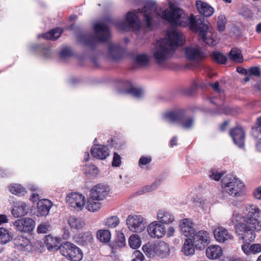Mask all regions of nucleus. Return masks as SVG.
<instances>
[{"label": "nucleus", "mask_w": 261, "mask_h": 261, "mask_svg": "<svg viewBox=\"0 0 261 261\" xmlns=\"http://www.w3.org/2000/svg\"><path fill=\"white\" fill-rule=\"evenodd\" d=\"M184 14V11L181 8L170 4L169 10L162 11L160 16L172 26L186 27L189 25L190 30L198 33L199 37L203 42L211 46L216 44L215 34L208 32L207 22L203 17L195 16L193 14H191L188 21H183L181 18Z\"/></svg>", "instance_id": "1"}, {"label": "nucleus", "mask_w": 261, "mask_h": 261, "mask_svg": "<svg viewBox=\"0 0 261 261\" xmlns=\"http://www.w3.org/2000/svg\"><path fill=\"white\" fill-rule=\"evenodd\" d=\"M244 214L243 222L236 224L234 227L239 239L244 243L249 244L255 238V231L261 230V222L258 220L259 210L256 205H249Z\"/></svg>", "instance_id": "2"}, {"label": "nucleus", "mask_w": 261, "mask_h": 261, "mask_svg": "<svg viewBox=\"0 0 261 261\" xmlns=\"http://www.w3.org/2000/svg\"><path fill=\"white\" fill-rule=\"evenodd\" d=\"M94 30L96 34L95 37L91 33L87 35L79 34L77 36L78 42L85 46L90 47L94 50L98 43H106L108 41L110 37V31L107 24L101 22H96L94 24Z\"/></svg>", "instance_id": "3"}, {"label": "nucleus", "mask_w": 261, "mask_h": 261, "mask_svg": "<svg viewBox=\"0 0 261 261\" xmlns=\"http://www.w3.org/2000/svg\"><path fill=\"white\" fill-rule=\"evenodd\" d=\"M162 117L165 120L171 122H176L181 125L186 129L192 128L194 118L192 116L188 117L185 109H178L164 113Z\"/></svg>", "instance_id": "4"}, {"label": "nucleus", "mask_w": 261, "mask_h": 261, "mask_svg": "<svg viewBox=\"0 0 261 261\" xmlns=\"http://www.w3.org/2000/svg\"><path fill=\"white\" fill-rule=\"evenodd\" d=\"M125 20L114 21L110 17H107L105 21L113 24L117 29L122 31H127L129 29L133 31H139L141 28V23L138 15L134 11H129L125 16Z\"/></svg>", "instance_id": "5"}, {"label": "nucleus", "mask_w": 261, "mask_h": 261, "mask_svg": "<svg viewBox=\"0 0 261 261\" xmlns=\"http://www.w3.org/2000/svg\"><path fill=\"white\" fill-rule=\"evenodd\" d=\"M175 49L169 48L164 43L163 39H159L155 43L152 50V58L155 63L159 65L164 64L175 54Z\"/></svg>", "instance_id": "6"}, {"label": "nucleus", "mask_w": 261, "mask_h": 261, "mask_svg": "<svg viewBox=\"0 0 261 261\" xmlns=\"http://www.w3.org/2000/svg\"><path fill=\"white\" fill-rule=\"evenodd\" d=\"M222 187L230 196H236L240 194L244 187V184L238 178L231 175L223 177Z\"/></svg>", "instance_id": "7"}, {"label": "nucleus", "mask_w": 261, "mask_h": 261, "mask_svg": "<svg viewBox=\"0 0 261 261\" xmlns=\"http://www.w3.org/2000/svg\"><path fill=\"white\" fill-rule=\"evenodd\" d=\"M61 254L71 261H81L83 257L82 250L70 242H66L60 247Z\"/></svg>", "instance_id": "8"}, {"label": "nucleus", "mask_w": 261, "mask_h": 261, "mask_svg": "<svg viewBox=\"0 0 261 261\" xmlns=\"http://www.w3.org/2000/svg\"><path fill=\"white\" fill-rule=\"evenodd\" d=\"M210 102L213 104L215 108H206L204 110V112L210 115H220L222 114L229 115L231 113V109L223 105V102L221 101L216 97H210L208 99Z\"/></svg>", "instance_id": "9"}, {"label": "nucleus", "mask_w": 261, "mask_h": 261, "mask_svg": "<svg viewBox=\"0 0 261 261\" xmlns=\"http://www.w3.org/2000/svg\"><path fill=\"white\" fill-rule=\"evenodd\" d=\"M190 239L195 248L198 250L204 249L211 242L209 233L204 230L196 231Z\"/></svg>", "instance_id": "10"}, {"label": "nucleus", "mask_w": 261, "mask_h": 261, "mask_svg": "<svg viewBox=\"0 0 261 261\" xmlns=\"http://www.w3.org/2000/svg\"><path fill=\"white\" fill-rule=\"evenodd\" d=\"M126 222L130 230L137 233L142 232L146 225V220L140 215H129Z\"/></svg>", "instance_id": "11"}, {"label": "nucleus", "mask_w": 261, "mask_h": 261, "mask_svg": "<svg viewBox=\"0 0 261 261\" xmlns=\"http://www.w3.org/2000/svg\"><path fill=\"white\" fill-rule=\"evenodd\" d=\"M164 40V43L169 48L175 49L176 47L181 46L183 45L184 42L182 39V35L179 32L176 30H171L167 32V37L161 38Z\"/></svg>", "instance_id": "12"}, {"label": "nucleus", "mask_w": 261, "mask_h": 261, "mask_svg": "<svg viewBox=\"0 0 261 261\" xmlns=\"http://www.w3.org/2000/svg\"><path fill=\"white\" fill-rule=\"evenodd\" d=\"M167 228L165 225L154 221L148 225L147 231L150 237L160 239L165 235Z\"/></svg>", "instance_id": "13"}, {"label": "nucleus", "mask_w": 261, "mask_h": 261, "mask_svg": "<svg viewBox=\"0 0 261 261\" xmlns=\"http://www.w3.org/2000/svg\"><path fill=\"white\" fill-rule=\"evenodd\" d=\"M185 53L187 59L191 61L201 62L205 57V53L199 47H187Z\"/></svg>", "instance_id": "14"}, {"label": "nucleus", "mask_w": 261, "mask_h": 261, "mask_svg": "<svg viewBox=\"0 0 261 261\" xmlns=\"http://www.w3.org/2000/svg\"><path fill=\"white\" fill-rule=\"evenodd\" d=\"M13 225L18 231L30 232L34 229L35 222L32 218H24L17 219L13 223Z\"/></svg>", "instance_id": "15"}, {"label": "nucleus", "mask_w": 261, "mask_h": 261, "mask_svg": "<svg viewBox=\"0 0 261 261\" xmlns=\"http://www.w3.org/2000/svg\"><path fill=\"white\" fill-rule=\"evenodd\" d=\"M110 189L106 185L98 184L90 190V196L96 200H101L109 194Z\"/></svg>", "instance_id": "16"}, {"label": "nucleus", "mask_w": 261, "mask_h": 261, "mask_svg": "<svg viewBox=\"0 0 261 261\" xmlns=\"http://www.w3.org/2000/svg\"><path fill=\"white\" fill-rule=\"evenodd\" d=\"M67 202L71 207L82 210L85 205V197L79 193H71L68 195Z\"/></svg>", "instance_id": "17"}, {"label": "nucleus", "mask_w": 261, "mask_h": 261, "mask_svg": "<svg viewBox=\"0 0 261 261\" xmlns=\"http://www.w3.org/2000/svg\"><path fill=\"white\" fill-rule=\"evenodd\" d=\"M229 135L233 143L240 148L244 146L245 133L241 127H236L229 131Z\"/></svg>", "instance_id": "18"}, {"label": "nucleus", "mask_w": 261, "mask_h": 261, "mask_svg": "<svg viewBox=\"0 0 261 261\" xmlns=\"http://www.w3.org/2000/svg\"><path fill=\"white\" fill-rule=\"evenodd\" d=\"M15 247L18 250L30 252L32 250V245L31 241L27 237L18 236L13 240Z\"/></svg>", "instance_id": "19"}, {"label": "nucleus", "mask_w": 261, "mask_h": 261, "mask_svg": "<svg viewBox=\"0 0 261 261\" xmlns=\"http://www.w3.org/2000/svg\"><path fill=\"white\" fill-rule=\"evenodd\" d=\"M196 7L199 13L202 15L200 16L204 18V20L207 22V26H208L209 22L204 17H208L213 15L214 11L213 8L208 4L200 1H196ZM196 16H199L197 15ZM208 27L209 28V27Z\"/></svg>", "instance_id": "20"}, {"label": "nucleus", "mask_w": 261, "mask_h": 261, "mask_svg": "<svg viewBox=\"0 0 261 261\" xmlns=\"http://www.w3.org/2000/svg\"><path fill=\"white\" fill-rule=\"evenodd\" d=\"M91 153L93 158L103 160L109 155V150L106 145H96L92 147Z\"/></svg>", "instance_id": "21"}, {"label": "nucleus", "mask_w": 261, "mask_h": 261, "mask_svg": "<svg viewBox=\"0 0 261 261\" xmlns=\"http://www.w3.org/2000/svg\"><path fill=\"white\" fill-rule=\"evenodd\" d=\"M108 54L113 61L118 62L123 58L124 49L120 45L111 44L108 48Z\"/></svg>", "instance_id": "22"}, {"label": "nucleus", "mask_w": 261, "mask_h": 261, "mask_svg": "<svg viewBox=\"0 0 261 261\" xmlns=\"http://www.w3.org/2000/svg\"><path fill=\"white\" fill-rule=\"evenodd\" d=\"M31 50L33 53L37 54L44 58H48L50 56L51 51L50 46L44 44H32L30 46Z\"/></svg>", "instance_id": "23"}, {"label": "nucleus", "mask_w": 261, "mask_h": 261, "mask_svg": "<svg viewBox=\"0 0 261 261\" xmlns=\"http://www.w3.org/2000/svg\"><path fill=\"white\" fill-rule=\"evenodd\" d=\"M179 226L182 233L189 238H191L196 232L194 228L192 226V223L188 219L181 220L179 222Z\"/></svg>", "instance_id": "24"}, {"label": "nucleus", "mask_w": 261, "mask_h": 261, "mask_svg": "<svg viewBox=\"0 0 261 261\" xmlns=\"http://www.w3.org/2000/svg\"><path fill=\"white\" fill-rule=\"evenodd\" d=\"M214 235L216 240L220 243H224L226 241L232 239V236L228 230L222 227H218L214 231Z\"/></svg>", "instance_id": "25"}, {"label": "nucleus", "mask_w": 261, "mask_h": 261, "mask_svg": "<svg viewBox=\"0 0 261 261\" xmlns=\"http://www.w3.org/2000/svg\"><path fill=\"white\" fill-rule=\"evenodd\" d=\"M170 253L169 245L163 241L154 243V255L164 258L168 256Z\"/></svg>", "instance_id": "26"}, {"label": "nucleus", "mask_w": 261, "mask_h": 261, "mask_svg": "<svg viewBox=\"0 0 261 261\" xmlns=\"http://www.w3.org/2000/svg\"><path fill=\"white\" fill-rule=\"evenodd\" d=\"M52 206L53 203L50 200L46 199L40 200L37 203V212L40 216H46Z\"/></svg>", "instance_id": "27"}, {"label": "nucleus", "mask_w": 261, "mask_h": 261, "mask_svg": "<svg viewBox=\"0 0 261 261\" xmlns=\"http://www.w3.org/2000/svg\"><path fill=\"white\" fill-rule=\"evenodd\" d=\"M123 86L128 87L127 89L124 91V93L127 94H130L133 96L139 98L143 95V89L141 88L135 87L133 83L129 81H124Z\"/></svg>", "instance_id": "28"}, {"label": "nucleus", "mask_w": 261, "mask_h": 261, "mask_svg": "<svg viewBox=\"0 0 261 261\" xmlns=\"http://www.w3.org/2000/svg\"><path fill=\"white\" fill-rule=\"evenodd\" d=\"M29 208L28 205L23 202L15 203L12 210V215L16 218L24 216L28 213Z\"/></svg>", "instance_id": "29"}, {"label": "nucleus", "mask_w": 261, "mask_h": 261, "mask_svg": "<svg viewBox=\"0 0 261 261\" xmlns=\"http://www.w3.org/2000/svg\"><path fill=\"white\" fill-rule=\"evenodd\" d=\"M205 253L208 258L216 259L221 256L222 250L218 245H210L206 248Z\"/></svg>", "instance_id": "30"}, {"label": "nucleus", "mask_w": 261, "mask_h": 261, "mask_svg": "<svg viewBox=\"0 0 261 261\" xmlns=\"http://www.w3.org/2000/svg\"><path fill=\"white\" fill-rule=\"evenodd\" d=\"M158 220L160 223L165 225L167 228L168 224L174 221L173 216L168 212L161 211L159 212L157 216Z\"/></svg>", "instance_id": "31"}, {"label": "nucleus", "mask_w": 261, "mask_h": 261, "mask_svg": "<svg viewBox=\"0 0 261 261\" xmlns=\"http://www.w3.org/2000/svg\"><path fill=\"white\" fill-rule=\"evenodd\" d=\"M62 33V30L61 29L59 28H55L46 33L43 34H39L38 35V38H40V37H42L46 40H56L60 37Z\"/></svg>", "instance_id": "32"}, {"label": "nucleus", "mask_w": 261, "mask_h": 261, "mask_svg": "<svg viewBox=\"0 0 261 261\" xmlns=\"http://www.w3.org/2000/svg\"><path fill=\"white\" fill-rule=\"evenodd\" d=\"M228 57L230 60L237 63H242L243 57L240 49L237 47L232 48L228 53Z\"/></svg>", "instance_id": "33"}, {"label": "nucleus", "mask_w": 261, "mask_h": 261, "mask_svg": "<svg viewBox=\"0 0 261 261\" xmlns=\"http://www.w3.org/2000/svg\"><path fill=\"white\" fill-rule=\"evenodd\" d=\"M195 247L190 238L185 240L184 244L182 247L181 250L186 255H191L195 253Z\"/></svg>", "instance_id": "34"}, {"label": "nucleus", "mask_w": 261, "mask_h": 261, "mask_svg": "<svg viewBox=\"0 0 261 261\" xmlns=\"http://www.w3.org/2000/svg\"><path fill=\"white\" fill-rule=\"evenodd\" d=\"M212 60L219 64L225 65L227 58L225 55L219 51H213L211 54Z\"/></svg>", "instance_id": "35"}, {"label": "nucleus", "mask_w": 261, "mask_h": 261, "mask_svg": "<svg viewBox=\"0 0 261 261\" xmlns=\"http://www.w3.org/2000/svg\"><path fill=\"white\" fill-rule=\"evenodd\" d=\"M12 240V234L4 227H0V244H6Z\"/></svg>", "instance_id": "36"}, {"label": "nucleus", "mask_w": 261, "mask_h": 261, "mask_svg": "<svg viewBox=\"0 0 261 261\" xmlns=\"http://www.w3.org/2000/svg\"><path fill=\"white\" fill-rule=\"evenodd\" d=\"M43 242L49 251L55 249L58 247V241L56 239L53 237L51 235L45 236L43 238Z\"/></svg>", "instance_id": "37"}, {"label": "nucleus", "mask_w": 261, "mask_h": 261, "mask_svg": "<svg viewBox=\"0 0 261 261\" xmlns=\"http://www.w3.org/2000/svg\"><path fill=\"white\" fill-rule=\"evenodd\" d=\"M9 191L17 196H23L26 193L25 189L19 184H11L9 187Z\"/></svg>", "instance_id": "38"}, {"label": "nucleus", "mask_w": 261, "mask_h": 261, "mask_svg": "<svg viewBox=\"0 0 261 261\" xmlns=\"http://www.w3.org/2000/svg\"><path fill=\"white\" fill-rule=\"evenodd\" d=\"M111 237V232L107 229H100L97 232V239L102 243H108Z\"/></svg>", "instance_id": "39"}, {"label": "nucleus", "mask_w": 261, "mask_h": 261, "mask_svg": "<svg viewBox=\"0 0 261 261\" xmlns=\"http://www.w3.org/2000/svg\"><path fill=\"white\" fill-rule=\"evenodd\" d=\"M135 62L141 66H146L149 64V59L146 54H139L136 56Z\"/></svg>", "instance_id": "40"}, {"label": "nucleus", "mask_w": 261, "mask_h": 261, "mask_svg": "<svg viewBox=\"0 0 261 261\" xmlns=\"http://www.w3.org/2000/svg\"><path fill=\"white\" fill-rule=\"evenodd\" d=\"M95 199L91 198L90 196V198L88 200L86 208L89 211L91 212H96L97 211L101 206V203L99 202L95 201Z\"/></svg>", "instance_id": "41"}, {"label": "nucleus", "mask_w": 261, "mask_h": 261, "mask_svg": "<svg viewBox=\"0 0 261 261\" xmlns=\"http://www.w3.org/2000/svg\"><path fill=\"white\" fill-rule=\"evenodd\" d=\"M162 181L163 180L162 179L157 178L151 185L143 187L140 192L141 193H145L151 192L155 190L160 185Z\"/></svg>", "instance_id": "42"}, {"label": "nucleus", "mask_w": 261, "mask_h": 261, "mask_svg": "<svg viewBox=\"0 0 261 261\" xmlns=\"http://www.w3.org/2000/svg\"><path fill=\"white\" fill-rule=\"evenodd\" d=\"M251 134L256 139L261 135V116L257 118L255 125L252 127Z\"/></svg>", "instance_id": "43"}, {"label": "nucleus", "mask_w": 261, "mask_h": 261, "mask_svg": "<svg viewBox=\"0 0 261 261\" xmlns=\"http://www.w3.org/2000/svg\"><path fill=\"white\" fill-rule=\"evenodd\" d=\"M128 244L133 249L138 248L141 244V239L138 234L132 235L129 238Z\"/></svg>", "instance_id": "44"}, {"label": "nucleus", "mask_w": 261, "mask_h": 261, "mask_svg": "<svg viewBox=\"0 0 261 261\" xmlns=\"http://www.w3.org/2000/svg\"><path fill=\"white\" fill-rule=\"evenodd\" d=\"M69 225L71 228L80 229L83 227L84 222L80 219L72 216L69 218Z\"/></svg>", "instance_id": "45"}, {"label": "nucleus", "mask_w": 261, "mask_h": 261, "mask_svg": "<svg viewBox=\"0 0 261 261\" xmlns=\"http://www.w3.org/2000/svg\"><path fill=\"white\" fill-rule=\"evenodd\" d=\"M197 88L198 85L197 83L195 81H193L189 87L184 88L182 92L185 95L191 96L194 94Z\"/></svg>", "instance_id": "46"}, {"label": "nucleus", "mask_w": 261, "mask_h": 261, "mask_svg": "<svg viewBox=\"0 0 261 261\" xmlns=\"http://www.w3.org/2000/svg\"><path fill=\"white\" fill-rule=\"evenodd\" d=\"M156 6V3L153 1H146L144 3L143 8L138 9V10L140 13H147L148 11L152 10Z\"/></svg>", "instance_id": "47"}, {"label": "nucleus", "mask_w": 261, "mask_h": 261, "mask_svg": "<svg viewBox=\"0 0 261 261\" xmlns=\"http://www.w3.org/2000/svg\"><path fill=\"white\" fill-rule=\"evenodd\" d=\"M142 250L146 256L149 257H153L154 255V243H148L143 245Z\"/></svg>", "instance_id": "48"}, {"label": "nucleus", "mask_w": 261, "mask_h": 261, "mask_svg": "<svg viewBox=\"0 0 261 261\" xmlns=\"http://www.w3.org/2000/svg\"><path fill=\"white\" fill-rule=\"evenodd\" d=\"M119 223V218L115 216L108 218L105 221V225L110 228H115Z\"/></svg>", "instance_id": "49"}, {"label": "nucleus", "mask_w": 261, "mask_h": 261, "mask_svg": "<svg viewBox=\"0 0 261 261\" xmlns=\"http://www.w3.org/2000/svg\"><path fill=\"white\" fill-rule=\"evenodd\" d=\"M51 229L50 225L47 222L40 224L37 227V232L38 233H47Z\"/></svg>", "instance_id": "50"}, {"label": "nucleus", "mask_w": 261, "mask_h": 261, "mask_svg": "<svg viewBox=\"0 0 261 261\" xmlns=\"http://www.w3.org/2000/svg\"><path fill=\"white\" fill-rule=\"evenodd\" d=\"M226 24V19L224 16L221 15L218 17L217 20L218 30L222 32L225 30Z\"/></svg>", "instance_id": "51"}, {"label": "nucleus", "mask_w": 261, "mask_h": 261, "mask_svg": "<svg viewBox=\"0 0 261 261\" xmlns=\"http://www.w3.org/2000/svg\"><path fill=\"white\" fill-rule=\"evenodd\" d=\"M116 244L119 247L125 246L126 244L125 238L123 233H118Z\"/></svg>", "instance_id": "52"}, {"label": "nucleus", "mask_w": 261, "mask_h": 261, "mask_svg": "<svg viewBox=\"0 0 261 261\" xmlns=\"http://www.w3.org/2000/svg\"><path fill=\"white\" fill-rule=\"evenodd\" d=\"M59 56L61 58L71 57L72 56V50L69 47H65L60 51Z\"/></svg>", "instance_id": "53"}, {"label": "nucleus", "mask_w": 261, "mask_h": 261, "mask_svg": "<svg viewBox=\"0 0 261 261\" xmlns=\"http://www.w3.org/2000/svg\"><path fill=\"white\" fill-rule=\"evenodd\" d=\"M121 164V158L117 152H114L112 162L113 167H118Z\"/></svg>", "instance_id": "54"}, {"label": "nucleus", "mask_w": 261, "mask_h": 261, "mask_svg": "<svg viewBox=\"0 0 261 261\" xmlns=\"http://www.w3.org/2000/svg\"><path fill=\"white\" fill-rule=\"evenodd\" d=\"M81 239L82 240L81 241L83 244H87L91 242L92 240V236L90 232H86L82 234Z\"/></svg>", "instance_id": "55"}, {"label": "nucleus", "mask_w": 261, "mask_h": 261, "mask_svg": "<svg viewBox=\"0 0 261 261\" xmlns=\"http://www.w3.org/2000/svg\"><path fill=\"white\" fill-rule=\"evenodd\" d=\"M248 74L249 75H254L256 76H259L260 75V70L258 67L253 66L251 67L248 70Z\"/></svg>", "instance_id": "56"}, {"label": "nucleus", "mask_w": 261, "mask_h": 261, "mask_svg": "<svg viewBox=\"0 0 261 261\" xmlns=\"http://www.w3.org/2000/svg\"><path fill=\"white\" fill-rule=\"evenodd\" d=\"M132 261H143L144 255L139 250H135L132 255Z\"/></svg>", "instance_id": "57"}, {"label": "nucleus", "mask_w": 261, "mask_h": 261, "mask_svg": "<svg viewBox=\"0 0 261 261\" xmlns=\"http://www.w3.org/2000/svg\"><path fill=\"white\" fill-rule=\"evenodd\" d=\"M144 18L145 19L146 27L148 28H151L152 27V16L150 13H144Z\"/></svg>", "instance_id": "58"}, {"label": "nucleus", "mask_w": 261, "mask_h": 261, "mask_svg": "<svg viewBox=\"0 0 261 261\" xmlns=\"http://www.w3.org/2000/svg\"><path fill=\"white\" fill-rule=\"evenodd\" d=\"M223 176V174L220 172H218L216 170H212L211 172L210 177L216 181H219Z\"/></svg>", "instance_id": "59"}, {"label": "nucleus", "mask_w": 261, "mask_h": 261, "mask_svg": "<svg viewBox=\"0 0 261 261\" xmlns=\"http://www.w3.org/2000/svg\"><path fill=\"white\" fill-rule=\"evenodd\" d=\"M151 161V158L150 156H141L139 160V165L141 167L142 165H145L149 164Z\"/></svg>", "instance_id": "60"}, {"label": "nucleus", "mask_w": 261, "mask_h": 261, "mask_svg": "<svg viewBox=\"0 0 261 261\" xmlns=\"http://www.w3.org/2000/svg\"><path fill=\"white\" fill-rule=\"evenodd\" d=\"M249 250L254 253L261 252V244H255L251 245L249 248Z\"/></svg>", "instance_id": "61"}, {"label": "nucleus", "mask_w": 261, "mask_h": 261, "mask_svg": "<svg viewBox=\"0 0 261 261\" xmlns=\"http://www.w3.org/2000/svg\"><path fill=\"white\" fill-rule=\"evenodd\" d=\"M88 173L92 176H96L98 173V169L97 167L94 165L90 166L88 170Z\"/></svg>", "instance_id": "62"}, {"label": "nucleus", "mask_w": 261, "mask_h": 261, "mask_svg": "<svg viewBox=\"0 0 261 261\" xmlns=\"http://www.w3.org/2000/svg\"><path fill=\"white\" fill-rule=\"evenodd\" d=\"M175 229L173 226H169L168 229H166V235L167 237L170 238L174 236Z\"/></svg>", "instance_id": "63"}, {"label": "nucleus", "mask_w": 261, "mask_h": 261, "mask_svg": "<svg viewBox=\"0 0 261 261\" xmlns=\"http://www.w3.org/2000/svg\"><path fill=\"white\" fill-rule=\"evenodd\" d=\"M255 148L257 151L261 152V137L256 140Z\"/></svg>", "instance_id": "64"}]
</instances>
